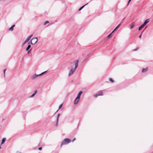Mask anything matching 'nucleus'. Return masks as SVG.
Masks as SVG:
<instances>
[{
  "instance_id": "f8f14e48",
  "label": "nucleus",
  "mask_w": 153,
  "mask_h": 153,
  "mask_svg": "<svg viewBox=\"0 0 153 153\" xmlns=\"http://www.w3.org/2000/svg\"><path fill=\"white\" fill-rule=\"evenodd\" d=\"M5 140H6V138H3L2 140V142L1 143V145H2V144H4V143Z\"/></svg>"
},
{
  "instance_id": "5701e85b",
  "label": "nucleus",
  "mask_w": 153,
  "mask_h": 153,
  "mask_svg": "<svg viewBox=\"0 0 153 153\" xmlns=\"http://www.w3.org/2000/svg\"><path fill=\"white\" fill-rule=\"evenodd\" d=\"M131 1V0H129L128 1L127 4V6H128V5L129 4V3Z\"/></svg>"
},
{
  "instance_id": "1a4fd4ad",
  "label": "nucleus",
  "mask_w": 153,
  "mask_h": 153,
  "mask_svg": "<svg viewBox=\"0 0 153 153\" xmlns=\"http://www.w3.org/2000/svg\"><path fill=\"white\" fill-rule=\"evenodd\" d=\"M33 34L30 35V36H28L25 40H26L28 42L29 41L30 39V38L33 36Z\"/></svg>"
},
{
  "instance_id": "6ab92c4d",
  "label": "nucleus",
  "mask_w": 153,
  "mask_h": 153,
  "mask_svg": "<svg viewBox=\"0 0 153 153\" xmlns=\"http://www.w3.org/2000/svg\"><path fill=\"white\" fill-rule=\"evenodd\" d=\"M75 65V66L74 68H75V69H76V68L78 66V63L77 62H76Z\"/></svg>"
},
{
  "instance_id": "412c9836",
  "label": "nucleus",
  "mask_w": 153,
  "mask_h": 153,
  "mask_svg": "<svg viewBox=\"0 0 153 153\" xmlns=\"http://www.w3.org/2000/svg\"><path fill=\"white\" fill-rule=\"evenodd\" d=\"M62 104H61L59 106V107L58 110L62 106Z\"/></svg>"
},
{
  "instance_id": "c756f323",
  "label": "nucleus",
  "mask_w": 153,
  "mask_h": 153,
  "mask_svg": "<svg viewBox=\"0 0 153 153\" xmlns=\"http://www.w3.org/2000/svg\"><path fill=\"white\" fill-rule=\"evenodd\" d=\"M75 138L74 139L73 141H74L75 140Z\"/></svg>"
},
{
  "instance_id": "423d86ee",
  "label": "nucleus",
  "mask_w": 153,
  "mask_h": 153,
  "mask_svg": "<svg viewBox=\"0 0 153 153\" xmlns=\"http://www.w3.org/2000/svg\"><path fill=\"white\" fill-rule=\"evenodd\" d=\"M75 70H76V69H75V68H72L71 69V70L70 71L69 73V74L68 75V76H70L71 75H72L73 74L74 72L75 71Z\"/></svg>"
},
{
  "instance_id": "ddd939ff",
  "label": "nucleus",
  "mask_w": 153,
  "mask_h": 153,
  "mask_svg": "<svg viewBox=\"0 0 153 153\" xmlns=\"http://www.w3.org/2000/svg\"><path fill=\"white\" fill-rule=\"evenodd\" d=\"M147 70V68H143L142 70V72H145Z\"/></svg>"
},
{
  "instance_id": "cd10ccee",
  "label": "nucleus",
  "mask_w": 153,
  "mask_h": 153,
  "mask_svg": "<svg viewBox=\"0 0 153 153\" xmlns=\"http://www.w3.org/2000/svg\"><path fill=\"white\" fill-rule=\"evenodd\" d=\"M16 153H21V152H17Z\"/></svg>"
},
{
  "instance_id": "a211bd4d",
  "label": "nucleus",
  "mask_w": 153,
  "mask_h": 153,
  "mask_svg": "<svg viewBox=\"0 0 153 153\" xmlns=\"http://www.w3.org/2000/svg\"><path fill=\"white\" fill-rule=\"evenodd\" d=\"M86 4H85V5H84L82 6V7H81V8H80L79 10V11H80V10L82 9L85 6Z\"/></svg>"
},
{
  "instance_id": "bb28decb",
  "label": "nucleus",
  "mask_w": 153,
  "mask_h": 153,
  "mask_svg": "<svg viewBox=\"0 0 153 153\" xmlns=\"http://www.w3.org/2000/svg\"><path fill=\"white\" fill-rule=\"evenodd\" d=\"M141 37V34L139 36V37L140 38Z\"/></svg>"
},
{
  "instance_id": "0eeeda50",
  "label": "nucleus",
  "mask_w": 153,
  "mask_h": 153,
  "mask_svg": "<svg viewBox=\"0 0 153 153\" xmlns=\"http://www.w3.org/2000/svg\"><path fill=\"white\" fill-rule=\"evenodd\" d=\"M102 95H103V93H102V92L101 91V92H100L97 94H96L94 96L95 97H96L98 96H102Z\"/></svg>"
},
{
  "instance_id": "a878e982",
  "label": "nucleus",
  "mask_w": 153,
  "mask_h": 153,
  "mask_svg": "<svg viewBox=\"0 0 153 153\" xmlns=\"http://www.w3.org/2000/svg\"><path fill=\"white\" fill-rule=\"evenodd\" d=\"M42 147H39V150H42Z\"/></svg>"
},
{
  "instance_id": "393cba45",
  "label": "nucleus",
  "mask_w": 153,
  "mask_h": 153,
  "mask_svg": "<svg viewBox=\"0 0 153 153\" xmlns=\"http://www.w3.org/2000/svg\"><path fill=\"white\" fill-rule=\"evenodd\" d=\"M59 115V114H58V116H57V120H58Z\"/></svg>"
},
{
  "instance_id": "c85d7f7f",
  "label": "nucleus",
  "mask_w": 153,
  "mask_h": 153,
  "mask_svg": "<svg viewBox=\"0 0 153 153\" xmlns=\"http://www.w3.org/2000/svg\"><path fill=\"white\" fill-rule=\"evenodd\" d=\"M138 49V48H137V49H135L134 51H136L137 50V49Z\"/></svg>"
},
{
  "instance_id": "39448f33",
  "label": "nucleus",
  "mask_w": 153,
  "mask_h": 153,
  "mask_svg": "<svg viewBox=\"0 0 153 153\" xmlns=\"http://www.w3.org/2000/svg\"><path fill=\"white\" fill-rule=\"evenodd\" d=\"M31 45H29L27 46V47L26 48L25 51H27V53L29 54L30 53L31 49H30L31 48Z\"/></svg>"
},
{
  "instance_id": "6e6552de",
  "label": "nucleus",
  "mask_w": 153,
  "mask_h": 153,
  "mask_svg": "<svg viewBox=\"0 0 153 153\" xmlns=\"http://www.w3.org/2000/svg\"><path fill=\"white\" fill-rule=\"evenodd\" d=\"M149 21V19H146L145 22H144V23L143 24L144 26H145L148 23Z\"/></svg>"
},
{
  "instance_id": "4be33fe9",
  "label": "nucleus",
  "mask_w": 153,
  "mask_h": 153,
  "mask_svg": "<svg viewBox=\"0 0 153 153\" xmlns=\"http://www.w3.org/2000/svg\"><path fill=\"white\" fill-rule=\"evenodd\" d=\"M48 23H49V22L48 21H47L45 22V23L44 24V25H46Z\"/></svg>"
},
{
  "instance_id": "2f4dec72",
  "label": "nucleus",
  "mask_w": 153,
  "mask_h": 153,
  "mask_svg": "<svg viewBox=\"0 0 153 153\" xmlns=\"http://www.w3.org/2000/svg\"><path fill=\"white\" fill-rule=\"evenodd\" d=\"M0 149H1V146H0Z\"/></svg>"
},
{
  "instance_id": "dca6fc26",
  "label": "nucleus",
  "mask_w": 153,
  "mask_h": 153,
  "mask_svg": "<svg viewBox=\"0 0 153 153\" xmlns=\"http://www.w3.org/2000/svg\"><path fill=\"white\" fill-rule=\"evenodd\" d=\"M27 42V41L26 40H25L22 43V46H24Z\"/></svg>"
},
{
  "instance_id": "f3484780",
  "label": "nucleus",
  "mask_w": 153,
  "mask_h": 153,
  "mask_svg": "<svg viewBox=\"0 0 153 153\" xmlns=\"http://www.w3.org/2000/svg\"><path fill=\"white\" fill-rule=\"evenodd\" d=\"M36 91H35V93L34 94H33L31 95L30 96V97H33L34 96V95H35V94H36Z\"/></svg>"
},
{
  "instance_id": "20e7f679",
  "label": "nucleus",
  "mask_w": 153,
  "mask_h": 153,
  "mask_svg": "<svg viewBox=\"0 0 153 153\" xmlns=\"http://www.w3.org/2000/svg\"><path fill=\"white\" fill-rule=\"evenodd\" d=\"M38 39L37 37L33 38L31 40V44H34L37 43L38 42Z\"/></svg>"
},
{
  "instance_id": "7ed1b4c3",
  "label": "nucleus",
  "mask_w": 153,
  "mask_h": 153,
  "mask_svg": "<svg viewBox=\"0 0 153 153\" xmlns=\"http://www.w3.org/2000/svg\"><path fill=\"white\" fill-rule=\"evenodd\" d=\"M71 140L68 138H66L64 139V140L62 142L61 146L67 143H69L71 142Z\"/></svg>"
},
{
  "instance_id": "f03ea898",
  "label": "nucleus",
  "mask_w": 153,
  "mask_h": 153,
  "mask_svg": "<svg viewBox=\"0 0 153 153\" xmlns=\"http://www.w3.org/2000/svg\"><path fill=\"white\" fill-rule=\"evenodd\" d=\"M46 71H45L43 72H42L41 74H33L31 77V79L32 80H33L35 79L36 78H37L38 77L42 75H43L44 74Z\"/></svg>"
},
{
  "instance_id": "aec40b11",
  "label": "nucleus",
  "mask_w": 153,
  "mask_h": 153,
  "mask_svg": "<svg viewBox=\"0 0 153 153\" xmlns=\"http://www.w3.org/2000/svg\"><path fill=\"white\" fill-rule=\"evenodd\" d=\"M109 80L111 82H114L113 80L111 78H109Z\"/></svg>"
},
{
  "instance_id": "7c9ffc66",
  "label": "nucleus",
  "mask_w": 153,
  "mask_h": 153,
  "mask_svg": "<svg viewBox=\"0 0 153 153\" xmlns=\"http://www.w3.org/2000/svg\"><path fill=\"white\" fill-rule=\"evenodd\" d=\"M5 70H4V73H5Z\"/></svg>"
},
{
  "instance_id": "4468645a",
  "label": "nucleus",
  "mask_w": 153,
  "mask_h": 153,
  "mask_svg": "<svg viewBox=\"0 0 153 153\" xmlns=\"http://www.w3.org/2000/svg\"><path fill=\"white\" fill-rule=\"evenodd\" d=\"M144 26L142 25L138 28L139 30H140L143 27H144Z\"/></svg>"
},
{
  "instance_id": "9d476101",
  "label": "nucleus",
  "mask_w": 153,
  "mask_h": 153,
  "mask_svg": "<svg viewBox=\"0 0 153 153\" xmlns=\"http://www.w3.org/2000/svg\"><path fill=\"white\" fill-rule=\"evenodd\" d=\"M135 24L133 22L131 23L130 25V28L131 29H132L134 26Z\"/></svg>"
},
{
  "instance_id": "9b49d317",
  "label": "nucleus",
  "mask_w": 153,
  "mask_h": 153,
  "mask_svg": "<svg viewBox=\"0 0 153 153\" xmlns=\"http://www.w3.org/2000/svg\"><path fill=\"white\" fill-rule=\"evenodd\" d=\"M121 24H119L116 27L114 30L111 33H113L120 26Z\"/></svg>"
},
{
  "instance_id": "f257e3e1",
  "label": "nucleus",
  "mask_w": 153,
  "mask_h": 153,
  "mask_svg": "<svg viewBox=\"0 0 153 153\" xmlns=\"http://www.w3.org/2000/svg\"><path fill=\"white\" fill-rule=\"evenodd\" d=\"M82 92L81 91H80L78 94L77 97L75 99L74 102V105H76L79 102V100L80 96H81V94H82Z\"/></svg>"
},
{
  "instance_id": "2eb2a0df",
  "label": "nucleus",
  "mask_w": 153,
  "mask_h": 153,
  "mask_svg": "<svg viewBox=\"0 0 153 153\" xmlns=\"http://www.w3.org/2000/svg\"><path fill=\"white\" fill-rule=\"evenodd\" d=\"M15 25L12 26L9 29L10 30L12 31L13 30V28L14 27Z\"/></svg>"
},
{
  "instance_id": "b1692460",
  "label": "nucleus",
  "mask_w": 153,
  "mask_h": 153,
  "mask_svg": "<svg viewBox=\"0 0 153 153\" xmlns=\"http://www.w3.org/2000/svg\"><path fill=\"white\" fill-rule=\"evenodd\" d=\"M112 33H111V34H110L109 35H108V38H109V37H111V34Z\"/></svg>"
}]
</instances>
